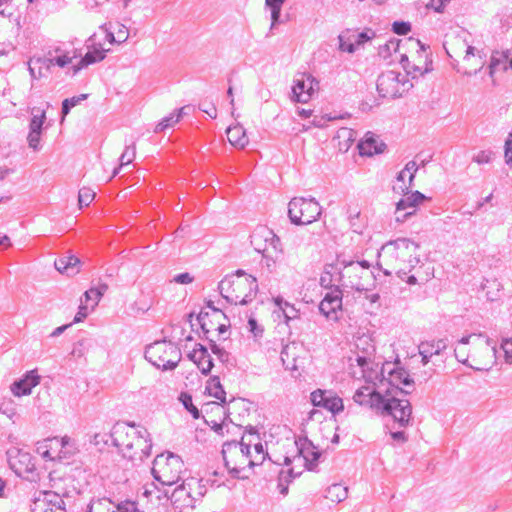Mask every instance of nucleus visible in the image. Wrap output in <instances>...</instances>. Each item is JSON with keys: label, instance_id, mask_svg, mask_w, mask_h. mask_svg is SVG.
I'll return each mask as SVG.
<instances>
[{"label": "nucleus", "instance_id": "52", "mask_svg": "<svg viewBox=\"0 0 512 512\" xmlns=\"http://www.w3.org/2000/svg\"><path fill=\"white\" fill-rule=\"evenodd\" d=\"M392 30L395 34L406 35L411 31V25L409 22L395 21L392 25Z\"/></svg>", "mask_w": 512, "mask_h": 512}, {"label": "nucleus", "instance_id": "53", "mask_svg": "<svg viewBox=\"0 0 512 512\" xmlns=\"http://www.w3.org/2000/svg\"><path fill=\"white\" fill-rule=\"evenodd\" d=\"M80 264V260L75 255L67 256V266H68V275H75L79 272L78 265Z\"/></svg>", "mask_w": 512, "mask_h": 512}, {"label": "nucleus", "instance_id": "56", "mask_svg": "<svg viewBox=\"0 0 512 512\" xmlns=\"http://www.w3.org/2000/svg\"><path fill=\"white\" fill-rule=\"evenodd\" d=\"M40 135H41V132L30 130L28 137H27L29 147L35 151L39 150Z\"/></svg>", "mask_w": 512, "mask_h": 512}, {"label": "nucleus", "instance_id": "48", "mask_svg": "<svg viewBox=\"0 0 512 512\" xmlns=\"http://www.w3.org/2000/svg\"><path fill=\"white\" fill-rule=\"evenodd\" d=\"M48 55L50 56V64H51V66L57 65V66L63 68L65 66H67L68 64H70L71 61H72V58L69 57L67 54H61V55L53 56L52 52L49 51Z\"/></svg>", "mask_w": 512, "mask_h": 512}, {"label": "nucleus", "instance_id": "14", "mask_svg": "<svg viewBox=\"0 0 512 512\" xmlns=\"http://www.w3.org/2000/svg\"><path fill=\"white\" fill-rule=\"evenodd\" d=\"M318 84V81L311 74H297L293 80L292 100L299 103H307L318 87Z\"/></svg>", "mask_w": 512, "mask_h": 512}, {"label": "nucleus", "instance_id": "54", "mask_svg": "<svg viewBox=\"0 0 512 512\" xmlns=\"http://www.w3.org/2000/svg\"><path fill=\"white\" fill-rule=\"evenodd\" d=\"M493 152L491 151H480L473 156V161L477 164H487L492 160Z\"/></svg>", "mask_w": 512, "mask_h": 512}, {"label": "nucleus", "instance_id": "59", "mask_svg": "<svg viewBox=\"0 0 512 512\" xmlns=\"http://www.w3.org/2000/svg\"><path fill=\"white\" fill-rule=\"evenodd\" d=\"M417 170H418V166L415 161H409L403 169V171H405L406 174L409 173L408 179H409L410 185H413L415 173L417 172Z\"/></svg>", "mask_w": 512, "mask_h": 512}, {"label": "nucleus", "instance_id": "1", "mask_svg": "<svg viewBox=\"0 0 512 512\" xmlns=\"http://www.w3.org/2000/svg\"><path fill=\"white\" fill-rule=\"evenodd\" d=\"M353 399L360 405H368L380 411L382 415L391 416L400 427H406L410 423L412 406L406 399L386 398L377 391H371L367 386L359 388Z\"/></svg>", "mask_w": 512, "mask_h": 512}, {"label": "nucleus", "instance_id": "6", "mask_svg": "<svg viewBox=\"0 0 512 512\" xmlns=\"http://www.w3.org/2000/svg\"><path fill=\"white\" fill-rule=\"evenodd\" d=\"M184 463L173 453L157 455L153 461L152 475L163 485L172 486L180 480Z\"/></svg>", "mask_w": 512, "mask_h": 512}, {"label": "nucleus", "instance_id": "23", "mask_svg": "<svg viewBox=\"0 0 512 512\" xmlns=\"http://www.w3.org/2000/svg\"><path fill=\"white\" fill-rule=\"evenodd\" d=\"M386 145L378 141L376 137L370 132L365 135V139L358 144L359 153L362 156H373L382 153Z\"/></svg>", "mask_w": 512, "mask_h": 512}, {"label": "nucleus", "instance_id": "41", "mask_svg": "<svg viewBox=\"0 0 512 512\" xmlns=\"http://www.w3.org/2000/svg\"><path fill=\"white\" fill-rule=\"evenodd\" d=\"M476 55L478 57V59L476 61V65L478 66V68H476L474 70V74H477V72L483 68V66L485 64L484 58L486 57V55L483 54L481 51L476 50L475 47L468 45L466 48L464 60H468L470 56H476Z\"/></svg>", "mask_w": 512, "mask_h": 512}, {"label": "nucleus", "instance_id": "60", "mask_svg": "<svg viewBox=\"0 0 512 512\" xmlns=\"http://www.w3.org/2000/svg\"><path fill=\"white\" fill-rule=\"evenodd\" d=\"M282 312H283L286 324H288L290 320H294L299 317V311L292 304L288 308L283 309Z\"/></svg>", "mask_w": 512, "mask_h": 512}, {"label": "nucleus", "instance_id": "26", "mask_svg": "<svg viewBox=\"0 0 512 512\" xmlns=\"http://www.w3.org/2000/svg\"><path fill=\"white\" fill-rule=\"evenodd\" d=\"M366 344V347L362 348V355L357 353L356 355V362L357 365L362 368V371L365 372L366 370L371 369L370 365L372 364L371 356L375 352V348L372 344L368 343L367 339H360L359 343L357 344V348L360 349L361 344Z\"/></svg>", "mask_w": 512, "mask_h": 512}, {"label": "nucleus", "instance_id": "5", "mask_svg": "<svg viewBox=\"0 0 512 512\" xmlns=\"http://www.w3.org/2000/svg\"><path fill=\"white\" fill-rule=\"evenodd\" d=\"M145 358L157 368L173 370L181 360V352L172 342L157 341L146 347Z\"/></svg>", "mask_w": 512, "mask_h": 512}, {"label": "nucleus", "instance_id": "58", "mask_svg": "<svg viewBox=\"0 0 512 512\" xmlns=\"http://www.w3.org/2000/svg\"><path fill=\"white\" fill-rule=\"evenodd\" d=\"M210 348L212 350V352L217 355V357L222 361H227L228 360V353L221 347H219L215 341L213 340H210Z\"/></svg>", "mask_w": 512, "mask_h": 512}, {"label": "nucleus", "instance_id": "64", "mask_svg": "<svg viewBox=\"0 0 512 512\" xmlns=\"http://www.w3.org/2000/svg\"><path fill=\"white\" fill-rule=\"evenodd\" d=\"M199 109L201 111H203L204 113H206L209 117H211L212 119H215L217 117V109L215 107L214 104L212 103H209V104H206V103H203V104H200L199 105Z\"/></svg>", "mask_w": 512, "mask_h": 512}, {"label": "nucleus", "instance_id": "27", "mask_svg": "<svg viewBox=\"0 0 512 512\" xmlns=\"http://www.w3.org/2000/svg\"><path fill=\"white\" fill-rule=\"evenodd\" d=\"M446 348H447V339L423 341L418 346V349H422V351L425 353V356L439 355Z\"/></svg>", "mask_w": 512, "mask_h": 512}, {"label": "nucleus", "instance_id": "3", "mask_svg": "<svg viewBox=\"0 0 512 512\" xmlns=\"http://www.w3.org/2000/svg\"><path fill=\"white\" fill-rule=\"evenodd\" d=\"M418 248L419 245L408 238H398L383 246L384 261L392 268L384 269V274L391 275L392 272L406 274L407 267H414L415 263L419 262L416 257Z\"/></svg>", "mask_w": 512, "mask_h": 512}, {"label": "nucleus", "instance_id": "38", "mask_svg": "<svg viewBox=\"0 0 512 512\" xmlns=\"http://www.w3.org/2000/svg\"><path fill=\"white\" fill-rule=\"evenodd\" d=\"M342 307L332 306V302L329 300L323 299L319 304V311L323 314L327 319L337 320V311L341 310Z\"/></svg>", "mask_w": 512, "mask_h": 512}, {"label": "nucleus", "instance_id": "51", "mask_svg": "<svg viewBox=\"0 0 512 512\" xmlns=\"http://www.w3.org/2000/svg\"><path fill=\"white\" fill-rule=\"evenodd\" d=\"M335 267L336 271H345L352 264H356L355 261L346 259L343 255H337V258L334 263H331Z\"/></svg>", "mask_w": 512, "mask_h": 512}, {"label": "nucleus", "instance_id": "18", "mask_svg": "<svg viewBox=\"0 0 512 512\" xmlns=\"http://www.w3.org/2000/svg\"><path fill=\"white\" fill-rule=\"evenodd\" d=\"M311 402L314 406L323 407L333 414L339 413L344 409L343 400L332 391L318 389L312 392Z\"/></svg>", "mask_w": 512, "mask_h": 512}, {"label": "nucleus", "instance_id": "63", "mask_svg": "<svg viewBox=\"0 0 512 512\" xmlns=\"http://www.w3.org/2000/svg\"><path fill=\"white\" fill-rule=\"evenodd\" d=\"M505 158L507 165L512 167V132L505 142Z\"/></svg>", "mask_w": 512, "mask_h": 512}, {"label": "nucleus", "instance_id": "40", "mask_svg": "<svg viewBox=\"0 0 512 512\" xmlns=\"http://www.w3.org/2000/svg\"><path fill=\"white\" fill-rule=\"evenodd\" d=\"M179 400L181 401V403L183 404L185 409L188 412H190V414L192 415V417L194 419H198L200 417V411L193 404L192 396L191 395H189L188 393H181L180 397H179Z\"/></svg>", "mask_w": 512, "mask_h": 512}, {"label": "nucleus", "instance_id": "32", "mask_svg": "<svg viewBox=\"0 0 512 512\" xmlns=\"http://www.w3.org/2000/svg\"><path fill=\"white\" fill-rule=\"evenodd\" d=\"M184 110H185V107L180 108L178 111L171 113L167 117H164L161 120V122H159L156 125V127L154 129L155 133H160V132L164 131L166 128L172 127L173 125L178 123L180 121V119L183 117V115L185 114Z\"/></svg>", "mask_w": 512, "mask_h": 512}, {"label": "nucleus", "instance_id": "34", "mask_svg": "<svg viewBox=\"0 0 512 512\" xmlns=\"http://www.w3.org/2000/svg\"><path fill=\"white\" fill-rule=\"evenodd\" d=\"M400 63L402 64L403 68L406 71L405 75H413V78L416 77L417 73L420 75H423L429 71H431V68L426 63V67L422 69L420 66L415 64H410L409 59L406 54H401Z\"/></svg>", "mask_w": 512, "mask_h": 512}, {"label": "nucleus", "instance_id": "44", "mask_svg": "<svg viewBox=\"0 0 512 512\" xmlns=\"http://www.w3.org/2000/svg\"><path fill=\"white\" fill-rule=\"evenodd\" d=\"M87 98V94H81L79 96H74L72 98H67L62 102V115L65 117L71 110V108L75 107L82 100Z\"/></svg>", "mask_w": 512, "mask_h": 512}, {"label": "nucleus", "instance_id": "46", "mask_svg": "<svg viewBox=\"0 0 512 512\" xmlns=\"http://www.w3.org/2000/svg\"><path fill=\"white\" fill-rule=\"evenodd\" d=\"M339 39V49L344 52L348 53H354L356 51V44L352 36H349L348 38L341 34L338 37Z\"/></svg>", "mask_w": 512, "mask_h": 512}, {"label": "nucleus", "instance_id": "47", "mask_svg": "<svg viewBox=\"0 0 512 512\" xmlns=\"http://www.w3.org/2000/svg\"><path fill=\"white\" fill-rule=\"evenodd\" d=\"M323 299L332 302V306L342 307V291L340 286L330 288V292H328Z\"/></svg>", "mask_w": 512, "mask_h": 512}, {"label": "nucleus", "instance_id": "2", "mask_svg": "<svg viewBox=\"0 0 512 512\" xmlns=\"http://www.w3.org/2000/svg\"><path fill=\"white\" fill-rule=\"evenodd\" d=\"M221 296L229 303L247 305L252 302L258 291L255 277L247 275L243 270L226 276L218 284Z\"/></svg>", "mask_w": 512, "mask_h": 512}, {"label": "nucleus", "instance_id": "43", "mask_svg": "<svg viewBox=\"0 0 512 512\" xmlns=\"http://www.w3.org/2000/svg\"><path fill=\"white\" fill-rule=\"evenodd\" d=\"M108 290V285L106 283H99L96 287H92L84 293L85 298H89V295L95 296V303L92 307H95L100 301L101 297Z\"/></svg>", "mask_w": 512, "mask_h": 512}, {"label": "nucleus", "instance_id": "33", "mask_svg": "<svg viewBox=\"0 0 512 512\" xmlns=\"http://www.w3.org/2000/svg\"><path fill=\"white\" fill-rule=\"evenodd\" d=\"M347 496L348 489L341 484H332L330 487H328L325 495L327 499L336 503L342 502L347 498Z\"/></svg>", "mask_w": 512, "mask_h": 512}, {"label": "nucleus", "instance_id": "39", "mask_svg": "<svg viewBox=\"0 0 512 512\" xmlns=\"http://www.w3.org/2000/svg\"><path fill=\"white\" fill-rule=\"evenodd\" d=\"M187 485L190 486L192 493L196 496V501L206 494V485L202 483V480L191 477L187 479Z\"/></svg>", "mask_w": 512, "mask_h": 512}, {"label": "nucleus", "instance_id": "16", "mask_svg": "<svg viewBox=\"0 0 512 512\" xmlns=\"http://www.w3.org/2000/svg\"><path fill=\"white\" fill-rule=\"evenodd\" d=\"M139 432L140 431L135 430L134 426L125 423H116L109 437L112 445H114L124 457L125 453H127L129 449H132V435H138Z\"/></svg>", "mask_w": 512, "mask_h": 512}, {"label": "nucleus", "instance_id": "57", "mask_svg": "<svg viewBox=\"0 0 512 512\" xmlns=\"http://www.w3.org/2000/svg\"><path fill=\"white\" fill-rule=\"evenodd\" d=\"M30 62L35 66L39 65V71L41 72L43 68H46L48 70L51 67L49 55L45 57H33L30 59Z\"/></svg>", "mask_w": 512, "mask_h": 512}, {"label": "nucleus", "instance_id": "61", "mask_svg": "<svg viewBox=\"0 0 512 512\" xmlns=\"http://www.w3.org/2000/svg\"><path fill=\"white\" fill-rule=\"evenodd\" d=\"M209 317V312H204V311H201L199 313V315L197 316V320L200 324V327L206 337V339H208V336L207 334L209 333L210 329L207 327L208 324L206 322V319Z\"/></svg>", "mask_w": 512, "mask_h": 512}, {"label": "nucleus", "instance_id": "13", "mask_svg": "<svg viewBox=\"0 0 512 512\" xmlns=\"http://www.w3.org/2000/svg\"><path fill=\"white\" fill-rule=\"evenodd\" d=\"M427 199L428 198L419 191L406 193L404 197L396 203L395 221L398 223L405 222L416 213L417 207Z\"/></svg>", "mask_w": 512, "mask_h": 512}, {"label": "nucleus", "instance_id": "4", "mask_svg": "<svg viewBox=\"0 0 512 512\" xmlns=\"http://www.w3.org/2000/svg\"><path fill=\"white\" fill-rule=\"evenodd\" d=\"M456 359L476 371H488L496 363V346L493 341L481 334L475 337L470 354L460 358V351L455 349Z\"/></svg>", "mask_w": 512, "mask_h": 512}, {"label": "nucleus", "instance_id": "36", "mask_svg": "<svg viewBox=\"0 0 512 512\" xmlns=\"http://www.w3.org/2000/svg\"><path fill=\"white\" fill-rule=\"evenodd\" d=\"M286 0H265V5L271 12V26L279 22L282 6Z\"/></svg>", "mask_w": 512, "mask_h": 512}, {"label": "nucleus", "instance_id": "8", "mask_svg": "<svg viewBox=\"0 0 512 512\" xmlns=\"http://www.w3.org/2000/svg\"><path fill=\"white\" fill-rule=\"evenodd\" d=\"M411 87L407 75L394 70L381 73L377 79V91L383 98L401 97Z\"/></svg>", "mask_w": 512, "mask_h": 512}, {"label": "nucleus", "instance_id": "21", "mask_svg": "<svg viewBox=\"0 0 512 512\" xmlns=\"http://www.w3.org/2000/svg\"><path fill=\"white\" fill-rule=\"evenodd\" d=\"M40 383V376L36 370L28 371L23 378L15 381L11 385L13 395L20 397L31 394L32 388Z\"/></svg>", "mask_w": 512, "mask_h": 512}, {"label": "nucleus", "instance_id": "19", "mask_svg": "<svg viewBox=\"0 0 512 512\" xmlns=\"http://www.w3.org/2000/svg\"><path fill=\"white\" fill-rule=\"evenodd\" d=\"M147 431L139 432L138 435H132L133 446L125 453L124 458L131 461H143L149 457L152 444L150 439L146 437Z\"/></svg>", "mask_w": 512, "mask_h": 512}, {"label": "nucleus", "instance_id": "49", "mask_svg": "<svg viewBox=\"0 0 512 512\" xmlns=\"http://www.w3.org/2000/svg\"><path fill=\"white\" fill-rule=\"evenodd\" d=\"M0 413L6 415L9 419L16 415V407L11 399L4 400L0 404Z\"/></svg>", "mask_w": 512, "mask_h": 512}, {"label": "nucleus", "instance_id": "35", "mask_svg": "<svg viewBox=\"0 0 512 512\" xmlns=\"http://www.w3.org/2000/svg\"><path fill=\"white\" fill-rule=\"evenodd\" d=\"M340 149L348 150L350 145L355 141V132L351 128L342 127L337 131Z\"/></svg>", "mask_w": 512, "mask_h": 512}, {"label": "nucleus", "instance_id": "55", "mask_svg": "<svg viewBox=\"0 0 512 512\" xmlns=\"http://www.w3.org/2000/svg\"><path fill=\"white\" fill-rule=\"evenodd\" d=\"M501 349L507 362H512V337L502 339Z\"/></svg>", "mask_w": 512, "mask_h": 512}, {"label": "nucleus", "instance_id": "45", "mask_svg": "<svg viewBox=\"0 0 512 512\" xmlns=\"http://www.w3.org/2000/svg\"><path fill=\"white\" fill-rule=\"evenodd\" d=\"M401 41L398 39H391L383 46L379 47V55L386 58L391 52H398L400 48Z\"/></svg>", "mask_w": 512, "mask_h": 512}, {"label": "nucleus", "instance_id": "25", "mask_svg": "<svg viewBox=\"0 0 512 512\" xmlns=\"http://www.w3.org/2000/svg\"><path fill=\"white\" fill-rule=\"evenodd\" d=\"M226 133L229 143L234 147L243 149L249 142L245 129L240 125L228 127Z\"/></svg>", "mask_w": 512, "mask_h": 512}, {"label": "nucleus", "instance_id": "12", "mask_svg": "<svg viewBox=\"0 0 512 512\" xmlns=\"http://www.w3.org/2000/svg\"><path fill=\"white\" fill-rule=\"evenodd\" d=\"M298 455L291 459L288 456L284 457V465L288 466L292 461L303 460L305 467L312 471L317 465V461L321 456V452L313 445V443L306 437H300L295 441Z\"/></svg>", "mask_w": 512, "mask_h": 512}, {"label": "nucleus", "instance_id": "11", "mask_svg": "<svg viewBox=\"0 0 512 512\" xmlns=\"http://www.w3.org/2000/svg\"><path fill=\"white\" fill-rule=\"evenodd\" d=\"M7 460L10 468L16 475L34 481L36 468L32 455L22 449L12 447L7 451Z\"/></svg>", "mask_w": 512, "mask_h": 512}, {"label": "nucleus", "instance_id": "62", "mask_svg": "<svg viewBox=\"0 0 512 512\" xmlns=\"http://www.w3.org/2000/svg\"><path fill=\"white\" fill-rule=\"evenodd\" d=\"M194 280L193 276H191L188 272L177 274L173 277L171 282H175L177 284H189Z\"/></svg>", "mask_w": 512, "mask_h": 512}, {"label": "nucleus", "instance_id": "15", "mask_svg": "<svg viewBox=\"0 0 512 512\" xmlns=\"http://www.w3.org/2000/svg\"><path fill=\"white\" fill-rule=\"evenodd\" d=\"M32 512H66L62 497L53 491H40L31 505Z\"/></svg>", "mask_w": 512, "mask_h": 512}, {"label": "nucleus", "instance_id": "24", "mask_svg": "<svg viewBox=\"0 0 512 512\" xmlns=\"http://www.w3.org/2000/svg\"><path fill=\"white\" fill-rule=\"evenodd\" d=\"M387 373V381L391 386L398 387L400 384H403L408 387H413L414 385V380L403 368H393L388 370Z\"/></svg>", "mask_w": 512, "mask_h": 512}, {"label": "nucleus", "instance_id": "20", "mask_svg": "<svg viewBox=\"0 0 512 512\" xmlns=\"http://www.w3.org/2000/svg\"><path fill=\"white\" fill-rule=\"evenodd\" d=\"M70 439L63 438H50L46 439L44 445L38 447V451L44 459L56 460L66 458V452L63 450L68 445Z\"/></svg>", "mask_w": 512, "mask_h": 512}, {"label": "nucleus", "instance_id": "50", "mask_svg": "<svg viewBox=\"0 0 512 512\" xmlns=\"http://www.w3.org/2000/svg\"><path fill=\"white\" fill-rule=\"evenodd\" d=\"M45 119H46V113L44 110L41 111V113L39 115H33L32 119L30 121V125H29L30 130L41 132Z\"/></svg>", "mask_w": 512, "mask_h": 512}, {"label": "nucleus", "instance_id": "29", "mask_svg": "<svg viewBox=\"0 0 512 512\" xmlns=\"http://www.w3.org/2000/svg\"><path fill=\"white\" fill-rule=\"evenodd\" d=\"M336 266L332 264H326L324 271L320 277V285L324 288H333L335 286H341L338 284Z\"/></svg>", "mask_w": 512, "mask_h": 512}, {"label": "nucleus", "instance_id": "30", "mask_svg": "<svg viewBox=\"0 0 512 512\" xmlns=\"http://www.w3.org/2000/svg\"><path fill=\"white\" fill-rule=\"evenodd\" d=\"M301 471L295 472L294 468H290L287 471H280L278 477V489L282 495L288 494L289 483L296 477L301 475Z\"/></svg>", "mask_w": 512, "mask_h": 512}, {"label": "nucleus", "instance_id": "10", "mask_svg": "<svg viewBox=\"0 0 512 512\" xmlns=\"http://www.w3.org/2000/svg\"><path fill=\"white\" fill-rule=\"evenodd\" d=\"M376 279L373 272L359 264H352L345 271H337L338 284L358 292L369 290V281Z\"/></svg>", "mask_w": 512, "mask_h": 512}, {"label": "nucleus", "instance_id": "7", "mask_svg": "<svg viewBox=\"0 0 512 512\" xmlns=\"http://www.w3.org/2000/svg\"><path fill=\"white\" fill-rule=\"evenodd\" d=\"M322 208L314 198L294 197L288 205V216L293 224L306 225L316 221Z\"/></svg>", "mask_w": 512, "mask_h": 512}, {"label": "nucleus", "instance_id": "31", "mask_svg": "<svg viewBox=\"0 0 512 512\" xmlns=\"http://www.w3.org/2000/svg\"><path fill=\"white\" fill-rule=\"evenodd\" d=\"M136 155V144L135 142H131L130 144H127L123 153L121 154L119 161L120 164L118 167H116L113 171L112 177H115L120 172L121 168L123 166H126L130 164Z\"/></svg>", "mask_w": 512, "mask_h": 512}, {"label": "nucleus", "instance_id": "37", "mask_svg": "<svg viewBox=\"0 0 512 512\" xmlns=\"http://www.w3.org/2000/svg\"><path fill=\"white\" fill-rule=\"evenodd\" d=\"M105 58V50L101 47L94 48L93 51H88L81 59L82 66H88L90 64L99 62Z\"/></svg>", "mask_w": 512, "mask_h": 512}, {"label": "nucleus", "instance_id": "28", "mask_svg": "<svg viewBox=\"0 0 512 512\" xmlns=\"http://www.w3.org/2000/svg\"><path fill=\"white\" fill-rule=\"evenodd\" d=\"M206 391L210 396L220 400L222 404L226 403V392L218 376H213L207 381Z\"/></svg>", "mask_w": 512, "mask_h": 512}, {"label": "nucleus", "instance_id": "42", "mask_svg": "<svg viewBox=\"0 0 512 512\" xmlns=\"http://www.w3.org/2000/svg\"><path fill=\"white\" fill-rule=\"evenodd\" d=\"M95 195L96 193L92 189L88 187L81 188L78 193L79 207L82 208L89 206V204L94 200Z\"/></svg>", "mask_w": 512, "mask_h": 512}, {"label": "nucleus", "instance_id": "17", "mask_svg": "<svg viewBox=\"0 0 512 512\" xmlns=\"http://www.w3.org/2000/svg\"><path fill=\"white\" fill-rule=\"evenodd\" d=\"M170 500L174 509L179 512L186 508H194L196 496L192 493L190 486L187 485V479L172 491Z\"/></svg>", "mask_w": 512, "mask_h": 512}, {"label": "nucleus", "instance_id": "22", "mask_svg": "<svg viewBox=\"0 0 512 512\" xmlns=\"http://www.w3.org/2000/svg\"><path fill=\"white\" fill-rule=\"evenodd\" d=\"M188 358L197 365L204 375H207L213 367V359L202 344H196L194 350L188 354Z\"/></svg>", "mask_w": 512, "mask_h": 512}, {"label": "nucleus", "instance_id": "9", "mask_svg": "<svg viewBox=\"0 0 512 512\" xmlns=\"http://www.w3.org/2000/svg\"><path fill=\"white\" fill-rule=\"evenodd\" d=\"M221 453L226 468L234 478H246L247 476L241 475V472L245 470L246 467L251 468L255 466L256 461L246 459L243 455V448H241L239 442L235 440L225 442L222 446Z\"/></svg>", "mask_w": 512, "mask_h": 512}]
</instances>
